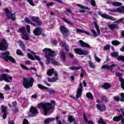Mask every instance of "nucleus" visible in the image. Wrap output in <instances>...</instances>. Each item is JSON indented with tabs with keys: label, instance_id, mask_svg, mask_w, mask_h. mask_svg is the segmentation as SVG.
Listing matches in <instances>:
<instances>
[{
	"label": "nucleus",
	"instance_id": "4c0bfd02",
	"mask_svg": "<svg viewBox=\"0 0 124 124\" xmlns=\"http://www.w3.org/2000/svg\"><path fill=\"white\" fill-rule=\"evenodd\" d=\"M62 19L63 20V21H64L65 23H67L68 25H70V26H72V25H73L72 23L70 22L69 21L67 20V19L65 18H62Z\"/></svg>",
	"mask_w": 124,
	"mask_h": 124
},
{
	"label": "nucleus",
	"instance_id": "864d4df0",
	"mask_svg": "<svg viewBox=\"0 0 124 124\" xmlns=\"http://www.w3.org/2000/svg\"><path fill=\"white\" fill-rule=\"evenodd\" d=\"M37 25L38 26H40L42 24V21L39 20V18L37 20V22H36Z\"/></svg>",
	"mask_w": 124,
	"mask_h": 124
},
{
	"label": "nucleus",
	"instance_id": "e2e57ef3",
	"mask_svg": "<svg viewBox=\"0 0 124 124\" xmlns=\"http://www.w3.org/2000/svg\"><path fill=\"white\" fill-rule=\"evenodd\" d=\"M114 99L116 101H119V100H120V98H119V96H115L114 97Z\"/></svg>",
	"mask_w": 124,
	"mask_h": 124
},
{
	"label": "nucleus",
	"instance_id": "c03bdc74",
	"mask_svg": "<svg viewBox=\"0 0 124 124\" xmlns=\"http://www.w3.org/2000/svg\"><path fill=\"white\" fill-rule=\"evenodd\" d=\"M27 1H28V2H29L30 4L31 5V6H34L35 4H34V3L33 2V0H27Z\"/></svg>",
	"mask_w": 124,
	"mask_h": 124
},
{
	"label": "nucleus",
	"instance_id": "4be33fe9",
	"mask_svg": "<svg viewBox=\"0 0 124 124\" xmlns=\"http://www.w3.org/2000/svg\"><path fill=\"white\" fill-rule=\"evenodd\" d=\"M79 42L80 44V46L81 47H83L84 48H88L89 49H91V46L88 44L87 43L84 42L82 40H79Z\"/></svg>",
	"mask_w": 124,
	"mask_h": 124
},
{
	"label": "nucleus",
	"instance_id": "a211bd4d",
	"mask_svg": "<svg viewBox=\"0 0 124 124\" xmlns=\"http://www.w3.org/2000/svg\"><path fill=\"white\" fill-rule=\"evenodd\" d=\"M42 28L37 27L33 31V33L36 35V36H38L42 33Z\"/></svg>",
	"mask_w": 124,
	"mask_h": 124
},
{
	"label": "nucleus",
	"instance_id": "37998d69",
	"mask_svg": "<svg viewBox=\"0 0 124 124\" xmlns=\"http://www.w3.org/2000/svg\"><path fill=\"white\" fill-rule=\"evenodd\" d=\"M112 44L113 45H115V46H117V45H119L120 44V42L115 40L111 42Z\"/></svg>",
	"mask_w": 124,
	"mask_h": 124
},
{
	"label": "nucleus",
	"instance_id": "58836bf2",
	"mask_svg": "<svg viewBox=\"0 0 124 124\" xmlns=\"http://www.w3.org/2000/svg\"><path fill=\"white\" fill-rule=\"evenodd\" d=\"M86 96L88 98H90V99H93V96L91 93H86Z\"/></svg>",
	"mask_w": 124,
	"mask_h": 124
},
{
	"label": "nucleus",
	"instance_id": "f3484780",
	"mask_svg": "<svg viewBox=\"0 0 124 124\" xmlns=\"http://www.w3.org/2000/svg\"><path fill=\"white\" fill-rule=\"evenodd\" d=\"M38 112L37 111V109H36V108L34 107H31L30 108V112L29 113V115L30 116V117H33L35 114H37Z\"/></svg>",
	"mask_w": 124,
	"mask_h": 124
},
{
	"label": "nucleus",
	"instance_id": "f704fd0d",
	"mask_svg": "<svg viewBox=\"0 0 124 124\" xmlns=\"http://www.w3.org/2000/svg\"><path fill=\"white\" fill-rule=\"evenodd\" d=\"M77 6L80 7V8H81L82 9H87V10H90V8H89V7L83 6L80 4H78Z\"/></svg>",
	"mask_w": 124,
	"mask_h": 124
},
{
	"label": "nucleus",
	"instance_id": "72a5a7b5",
	"mask_svg": "<svg viewBox=\"0 0 124 124\" xmlns=\"http://www.w3.org/2000/svg\"><path fill=\"white\" fill-rule=\"evenodd\" d=\"M102 87L105 89V90H108V89H110V87H111V85L109 84L108 83H105Z\"/></svg>",
	"mask_w": 124,
	"mask_h": 124
},
{
	"label": "nucleus",
	"instance_id": "0e129e2a",
	"mask_svg": "<svg viewBox=\"0 0 124 124\" xmlns=\"http://www.w3.org/2000/svg\"><path fill=\"white\" fill-rule=\"evenodd\" d=\"M23 124H29V121H28V120L24 119L23 120Z\"/></svg>",
	"mask_w": 124,
	"mask_h": 124
},
{
	"label": "nucleus",
	"instance_id": "4d7b16f0",
	"mask_svg": "<svg viewBox=\"0 0 124 124\" xmlns=\"http://www.w3.org/2000/svg\"><path fill=\"white\" fill-rule=\"evenodd\" d=\"M48 92H49V93H50L51 94H52V93H56V91H55V90L54 89H49L48 90Z\"/></svg>",
	"mask_w": 124,
	"mask_h": 124
},
{
	"label": "nucleus",
	"instance_id": "5701e85b",
	"mask_svg": "<svg viewBox=\"0 0 124 124\" xmlns=\"http://www.w3.org/2000/svg\"><path fill=\"white\" fill-rule=\"evenodd\" d=\"M7 49V46H6V43L5 41L3 42L0 43V51H5Z\"/></svg>",
	"mask_w": 124,
	"mask_h": 124
},
{
	"label": "nucleus",
	"instance_id": "c756f323",
	"mask_svg": "<svg viewBox=\"0 0 124 124\" xmlns=\"http://www.w3.org/2000/svg\"><path fill=\"white\" fill-rule=\"evenodd\" d=\"M69 68L71 70H79V69H81L82 68V66H79L78 67L71 66V67H69Z\"/></svg>",
	"mask_w": 124,
	"mask_h": 124
},
{
	"label": "nucleus",
	"instance_id": "4468645a",
	"mask_svg": "<svg viewBox=\"0 0 124 124\" xmlns=\"http://www.w3.org/2000/svg\"><path fill=\"white\" fill-rule=\"evenodd\" d=\"M60 30L64 36H67L68 35V30L64 26H61L60 27Z\"/></svg>",
	"mask_w": 124,
	"mask_h": 124
},
{
	"label": "nucleus",
	"instance_id": "a18cd8bd",
	"mask_svg": "<svg viewBox=\"0 0 124 124\" xmlns=\"http://www.w3.org/2000/svg\"><path fill=\"white\" fill-rule=\"evenodd\" d=\"M24 20L26 22V23H28V24H31V25H34V24L32 23L31 22L27 17H26Z\"/></svg>",
	"mask_w": 124,
	"mask_h": 124
},
{
	"label": "nucleus",
	"instance_id": "338daca9",
	"mask_svg": "<svg viewBox=\"0 0 124 124\" xmlns=\"http://www.w3.org/2000/svg\"><path fill=\"white\" fill-rule=\"evenodd\" d=\"M25 63L26 64L29 65V64H31V61H26L25 62Z\"/></svg>",
	"mask_w": 124,
	"mask_h": 124
},
{
	"label": "nucleus",
	"instance_id": "ddd939ff",
	"mask_svg": "<svg viewBox=\"0 0 124 124\" xmlns=\"http://www.w3.org/2000/svg\"><path fill=\"white\" fill-rule=\"evenodd\" d=\"M98 14L100 15V16H102V18H104L105 19H108V20H111V21H115L116 20L115 18L109 15L102 14L101 12H99Z\"/></svg>",
	"mask_w": 124,
	"mask_h": 124
},
{
	"label": "nucleus",
	"instance_id": "c9c22d12",
	"mask_svg": "<svg viewBox=\"0 0 124 124\" xmlns=\"http://www.w3.org/2000/svg\"><path fill=\"white\" fill-rule=\"evenodd\" d=\"M53 73H54V69H49L47 72V75H48V76H52V75H53Z\"/></svg>",
	"mask_w": 124,
	"mask_h": 124
},
{
	"label": "nucleus",
	"instance_id": "de8ad7c7",
	"mask_svg": "<svg viewBox=\"0 0 124 124\" xmlns=\"http://www.w3.org/2000/svg\"><path fill=\"white\" fill-rule=\"evenodd\" d=\"M16 54L19 56H23V52H22V51H21L20 49H17L16 50Z\"/></svg>",
	"mask_w": 124,
	"mask_h": 124
},
{
	"label": "nucleus",
	"instance_id": "6e6552de",
	"mask_svg": "<svg viewBox=\"0 0 124 124\" xmlns=\"http://www.w3.org/2000/svg\"><path fill=\"white\" fill-rule=\"evenodd\" d=\"M18 32H21L23 34L22 36V38L23 39H25V40H28L29 39V36L28 35V33H27V31L25 27L19 28L18 30Z\"/></svg>",
	"mask_w": 124,
	"mask_h": 124
},
{
	"label": "nucleus",
	"instance_id": "f8f14e48",
	"mask_svg": "<svg viewBox=\"0 0 124 124\" xmlns=\"http://www.w3.org/2000/svg\"><path fill=\"white\" fill-rule=\"evenodd\" d=\"M83 92V85H82V82L79 83V87L78 88V91H77V94L76 97L77 99L81 97L82 95V92Z\"/></svg>",
	"mask_w": 124,
	"mask_h": 124
},
{
	"label": "nucleus",
	"instance_id": "7ed1b4c3",
	"mask_svg": "<svg viewBox=\"0 0 124 124\" xmlns=\"http://www.w3.org/2000/svg\"><path fill=\"white\" fill-rule=\"evenodd\" d=\"M34 82V79L31 78L30 80L28 78H23V86L25 88V89H29V88H32L33 85V82Z\"/></svg>",
	"mask_w": 124,
	"mask_h": 124
},
{
	"label": "nucleus",
	"instance_id": "6e6d98bb",
	"mask_svg": "<svg viewBox=\"0 0 124 124\" xmlns=\"http://www.w3.org/2000/svg\"><path fill=\"white\" fill-rule=\"evenodd\" d=\"M102 99L104 101V102H107L108 101V99H107V98L105 96H103L102 97Z\"/></svg>",
	"mask_w": 124,
	"mask_h": 124
},
{
	"label": "nucleus",
	"instance_id": "bf43d9fd",
	"mask_svg": "<svg viewBox=\"0 0 124 124\" xmlns=\"http://www.w3.org/2000/svg\"><path fill=\"white\" fill-rule=\"evenodd\" d=\"M121 96H122V99H121V101L124 102V93H121Z\"/></svg>",
	"mask_w": 124,
	"mask_h": 124
},
{
	"label": "nucleus",
	"instance_id": "774afa93",
	"mask_svg": "<svg viewBox=\"0 0 124 124\" xmlns=\"http://www.w3.org/2000/svg\"><path fill=\"white\" fill-rule=\"evenodd\" d=\"M120 111H121L123 116H124V109L123 108H121L120 109Z\"/></svg>",
	"mask_w": 124,
	"mask_h": 124
},
{
	"label": "nucleus",
	"instance_id": "393cba45",
	"mask_svg": "<svg viewBox=\"0 0 124 124\" xmlns=\"http://www.w3.org/2000/svg\"><path fill=\"white\" fill-rule=\"evenodd\" d=\"M83 119L86 124H94V123L92 121H88V119L87 118V117L86 116V114L85 113L83 114Z\"/></svg>",
	"mask_w": 124,
	"mask_h": 124
},
{
	"label": "nucleus",
	"instance_id": "69168bd1",
	"mask_svg": "<svg viewBox=\"0 0 124 124\" xmlns=\"http://www.w3.org/2000/svg\"><path fill=\"white\" fill-rule=\"evenodd\" d=\"M0 98L1 99H4V97L3 96V94H2L1 93H0Z\"/></svg>",
	"mask_w": 124,
	"mask_h": 124
},
{
	"label": "nucleus",
	"instance_id": "603ef678",
	"mask_svg": "<svg viewBox=\"0 0 124 124\" xmlns=\"http://www.w3.org/2000/svg\"><path fill=\"white\" fill-rule=\"evenodd\" d=\"M110 49V45H107L104 47V50H109Z\"/></svg>",
	"mask_w": 124,
	"mask_h": 124
},
{
	"label": "nucleus",
	"instance_id": "c85d7f7f",
	"mask_svg": "<svg viewBox=\"0 0 124 124\" xmlns=\"http://www.w3.org/2000/svg\"><path fill=\"white\" fill-rule=\"evenodd\" d=\"M60 58L62 62H64L65 61V54L64 53V52H61Z\"/></svg>",
	"mask_w": 124,
	"mask_h": 124
},
{
	"label": "nucleus",
	"instance_id": "3c124183",
	"mask_svg": "<svg viewBox=\"0 0 124 124\" xmlns=\"http://www.w3.org/2000/svg\"><path fill=\"white\" fill-rule=\"evenodd\" d=\"M4 90H5V91H9V90H10V87L8 85H6L4 87Z\"/></svg>",
	"mask_w": 124,
	"mask_h": 124
},
{
	"label": "nucleus",
	"instance_id": "e433bc0d",
	"mask_svg": "<svg viewBox=\"0 0 124 124\" xmlns=\"http://www.w3.org/2000/svg\"><path fill=\"white\" fill-rule=\"evenodd\" d=\"M38 87L39 88V89H40L41 90H48V88L46 87L45 86L40 84H38Z\"/></svg>",
	"mask_w": 124,
	"mask_h": 124
},
{
	"label": "nucleus",
	"instance_id": "b1692460",
	"mask_svg": "<svg viewBox=\"0 0 124 124\" xmlns=\"http://www.w3.org/2000/svg\"><path fill=\"white\" fill-rule=\"evenodd\" d=\"M109 4L113 5V6H122L123 5V4L120 2H110Z\"/></svg>",
	"mask_w": 124,
	"mask_h": 124
},
{
	"label": "nucleus",
	"instance_id": "09e8293b",
	"mask_svg": "<svg viewBox=\"0 0 124 124\" xmlns=\"http://www.w3.org/2000/svg\"><path fill=\"white\" fill-rule=\"evenodd\" d=\"M38 19H39L38 17H34V16H32L31 18V19L32 20V21L35 22V23H36V22Z\"/></svg>",
	"mask_w": 124,
	"mask_h": 124
},
{
	"label": "nucleus",
	"instance_id": "6ab92c4d",
	"mask_svg": "<svg viewBox=\"0 0 124 124\" xmlns=\"http://www.w3.org/2000/svg\"><path fill=\"white\" fill-rule=\"evenodd\" d=\"M116 67V64L109 65H104L102 67V69H107L108 70H112L113 68Z\"/></svg>",
	"mask_w": 124,
	"mask_h": 124
},
{
	"label": "nucleus",
	"instance_id": "39448f33",
	"mask_svg": "<svg viewBox=\"0 0 124 124\" xmlns=\"http://www.w3.org/2000/svg\"><path fill=\"white\" fill-rule=\"evenodd\" d=\"M93 25L97 31V32L96 31L93 29H90V31L93 33V36H94V37H97V36L100 35V30L99 29V26H98L97 23L95 21L93 22Z\"/></svg>",
	"mask_w": 124,
	"mask_h": 124
},
{
	"label": "nucleus",
	"instance_id": "20e7f679",
	"mask_svg": "<svg viewBox=\"0 0 124 124\" xmlns=\"http://www.w3.org/2000/svg\"><path fill=\"white\" fill-rule=\"evenodd\" d=\"M28 52H30V53H27V56L30 60H32V61H40V58L38 56H36V53L34 51L31 50L30 49H27Z\"/></svg>",
	"mask_w": 124,
	"mask_h": 124
},
{
	"label": "nucleus",
	"instance_id": "7c9ffc66",
	"mask_svg": "<svg viewBox=\"0 0 124 124\" xmlns=\"http://www.w3.org/2000/svg\"><path fill=\"white\" fill-rule=\"evenodd\" d=\"M77 33H79L80 32H84V33H86V34H87V35H90V33L88 31H84L82 30L79 29H77L76 30Z\"/></svg>",
	"mask_w": 124,
	"mask_h": 124
},
{
	"label": "nucleus",
	"instance_id": "412c9836",
	"mask_svg": "<svg viewBox=\"0 0 124 124\" xmlns=\"http://www.w3.org/2000/svg\"><path fill=\"white\" fill-rule=\"evenodd\" d=\"M116 75L118 77H119V80L121 82V87L124 89V79L123 78H122V74H121V73H117L116 74Z\"/></svg>",
	"mask_w": 124,
	"mask_h": 124
},
{
	"label": "nucleus",
	"instance_id": "2f4dec72",
	"mask_svg": "<svg viewBox=\"0 0 124 124\" xmlns=\"http://www.w3.org/2000/svg\"><path fill=\"white\" fill-rule=\"evenodd\" d=\"M58 80V77L55 78H47V81L48 82H50L51 83H54V82H56Z\"/></svg>",
	"mask_w": 124,
	"mask_h": 124
},
{
	"label": "nucleus",
	"instance_id": "a878e982",
	"mask_svg": "<svg viewBox=\"0 0 124 124\" xmlns=\"http://www.w3.org/2000/svg\"><path fill=\"white\" fill-rule=\"evenodd\" d=\"M53 121H55V118H49L47 119H46L44 121L45 124H49V123H51V122H53Z\"/></svg>",
	"mask_w": 124,
	"mask_h": 124
},
{
	"label": "nucleus",
	"instance_id": "cd10ccee",
	"mask_svg": "<svg viewBox=\"0 0 124 124\" xmlns=\"http://www.w3.org/2000/svg\"><path fill=\"white\" fill-rule=\"evenodd\" d=\"M123 119V116L122 115H119L117 116H115L113 118V121L114 122H119L120 120H122Z\"/></svg>",
	"mask_w": 124,
	"mask_h": 124
},
{
	"label": "nucleus",
	"instance_id": "680f3d73",
	"mask_svg": "<svg viewBox=\"0 0 124 124\" xmlns=\"http://www.w3.org/2000/svg\"><path fill=\"white\" fill-rule=\"evenodd\" d=\"M53 4H54V2H51L47 3L46 5H47V7H49L50 6H52Z\"/></svg>",
	"mask_w": 124,
	"mask_h": 124
},
{
	"label": "nucleus",
	"instance_id": "49530a36",
	"mask_svg": "<svg viewBox=\"0 0 124 124\" xmlns=\"http://www.w3.org/2000/svg\"><path fill=\"white\" fill-rule=\"evenodd\" d=\"M124 18H121L115 22V24H120V23H122L124 21Z\"/></svg>",
	"mask_w": 124,
	"mask_h": 124
},
{
	"label": "nucleus",
	"instance_id": "f03ea898",
	"mask_svg": "<svg viewBox=\"0 0 124 124\" xmlns=\"http://www.w3.org/2000/svg\"><path fill=\"white\" fill-rule=\"evenodd\" d=\"M50 102H42L38 104V108H43L45 116L53 108V104H56V102L54 100L50 101Z\"/></svg>",
	"mask_w": 124,
	"mask_h": 124
},
{
	"label": "nucleus",
	"instance_id": "8fccbe9b",
	"mask_svg": "<svg viewBox=\"0 0 124 124\" xmlns=\"http://www.w3.org/2000/svg\"><path fill=\"white\" fill-rule=\"evenodd\" d=\"M26 29L28 33H31V27L30 25H26Z\"/></svg>",
	"mask_w": 124,
	"mask_h": 124
},
{
	"label": "nucleus",
	"instance_id": "f257e3e1",
	"mask_svg": "<svg viewBox=\"0 0 124 124\" xmlns=\"http://www.w3.org/2000/svg\"><path fill=\"white\" fill-rule=\"evenodd\" d=\"M43 52L46 54V58L47 59L46 64L50 63V61H51L52 63L54 65H60V63L55 60L53 59L52 58L56 56V52L53 51L51 49L46 48L43 49Z\"/></svg>",
	"mask_w": 124,
	"mask_h": 124
},
{
	"label": "nucleus",
	"instance_id": "1a4fd4ad",
	"mask_svg": "<svg viewBox=\"0 0 124 124\" xmlns=\"http://www.w3.org/2000/svg\"><path fill=\"white\" fill-rule=\"evenodd\" d=\"M96 102L98 103L96 105L97 110L101 111V112H103V111L106 110V106H105V105L100 103V101L98 100H96Z\"/></svg>",
	"mask_w": 124,
	"mask_h": 124
},
{
	"label": "nucleus",
	"instance_id": "13d9d810",
	"mask_svg": "<svg viewBox=\"0 0 124 124\" xmlns=\"http://www.w3.org/2000/svg\"><path fill=\"white\" fill-rule=\"evenodd\" d=\"M94 58H95V61H96V62H100V59L97 58V56H96V55H94Z\"/></svg>",
	"mask_w": 124,
	"mask_h": 124
},
{
	"label": "nucleus",
	"instance_id": "a19ab883",
	"mask_svg": "<svg viewBox=\"0 0 124 124\" xmlns=\"http://www.w3.org/2000/svg\"><path fill=\"white\" fill-rule=\"evenodd\" d=\"M98 124H106V122L104 121L102 118H100L98 121Z\"/></svg>",
	"mask_w": 124,
	"mask_h": 124
},
{
	"label": "nucleus",
	"instance_id": "aec40b11",
	"mask_svg": "<svg viewBox=\"0 0 124 124\" xmlns=\"http://www.w3.org/2000/svg\"><path fill=\"white\" fill-rule=\"evenodd\" d=\"M7 109V107H5L4 106H2L1 107V110L3 113V115L2 116L3 119H6V116L7 115V113L6 112V110Z\"/></svg>",
	"mask_w": 124,
	"mask_h": 124
},
{
	"label": "nucleus",
	"instance_id": "0eeeda50",
	"mask_svg": "<svg viewBox=\"0 0 124 124\" xmlns=\"http://www.w3.org/2000/svg\"><path fill=\"white\" fill-rule=\"evenodd\" d=\"M8 55H9V52L8 51H6L5 52L2 53L1 58H3V60H5V61H10V62H16V61H15L14 58L8 56Z\"/></svg>",
	"mask_w": 124,
	"mask_h": 124
},
{
	"label": "nucleus",
	"instance_id": "473e14b6",
	"mask_svg": "<svg viewBox=\"0 0 124 124\" xmlns=\"http://www.w3.org/2000/svg\"><path fill=\"white\" fill-rule=\"evenodd\" d=\"M61 43L62 44V47H64L65 51L68 52V45H66V44H65V42H64L62 41Z\"/></svg>",
	"mask_w": 124,
	"mask_h": 124
},
{
	"label": "nucleus",
	"instance_id": "5fc2aeb1",
	"mask_svg": "<svg viewBox=\"0 0 124 124\" xmlns=\"http://www.w3.org/2000/svg\"><path fill=\"white\" fill-rule=\"evenodd\" d=\"M91 4L92 5V6H95V1L94 0H91Z\"/></svg>",
	"mask_w": 124,
	"mask_h": 124
},
{
	"label": "nucleus",
	"instance_id": "9b49d317",
	"mask_svg": "<svg viewBox=\"0 0 124 124\" xmlns=\"http://www.w3.org/2000/svg\"><path fill=\"white\" fill-rule=\"evenodd\" d=\"M74 51L76 54L78 55H80V56L84 55L86 56L87 55H89V51L86 50H82L81 48H76L74 49Z\"/></svg>",
	"mask_w": 124,
	"mask_h": 124
},
{
	"label": "nucleus",
	"instance_id": "bb28decb",
	"mask_svg": "<svg viewBox=\"0 0 124 124\" xmlns=\"http://www.w3.org/2000/svg\"><path fill=\"white\" fill-rule=\"evenodd\" d=\"M108 26L109 29H110V30H114V29H116V28H118V25L114 24H111L110 23H108Z\"/></svg>",
	"mask_w": 124,
	"mask_h": 124
},
{
	"label": "nucleus",
	"instance_id": "052dcab7",
	"mask_svg": "<svg viewBox=\"0 0 124 124\" xmlns=\"http://www.w3.org/2000/svg\"><path fill=\"white\" fill-rule=\"evenodd\" d=\"M21 66L22 68H23V69H25V70H29V68L28 67H27V66H26L23 64H21Z\"/></svg>",
	"mask_w": 124,
	"mask_h": 124
},
{
	"label": "nucleus",
	"instance_id": "79ce46f5",
	"mask_svg": "<svg viewBox=\"0 0 124 124\" xmlns=\"http://www.w3.org/2000/svg\"><path fill=\"white\" fill-rule=\"evenodd\" d=\"M89 66L91 68H95V65H94V63H93V62L89 61Z\"/></svg>",
	"mask_w": 124,
	"mask_h": 124
},
{
	"label": "nucleus",
	"instance_id": "423d86ee",
	"mask_svg": "<svg viewBox=\"0 0 124 124\" xmlns=\"http://www.w3.org/2000/svg\"><path fill=\"white\" fill-rule=\"evenodd\" d=\"M12 77L9 76L8 74H3L0 75V81H5L7 83L12 82Z\"/></svg>",
	"mask_w": 124,
	"mask_h": 124
},
{
	"label": "nucleus",
	"instance_id": "2eb2a0df",
	"mask_svg": "<svg viewBox=\"0 0 124 124\" xmlns=\"http://www.w3.org/2000/svg\"><path fill=\"white\" fill-rule=\"evenodd\" d=\"M108 11L110 12H119V13H123L124 14V6H121L116 9H108Z\"/></svg>",
	"mask_w": 124,
	"mask_h": 124
},
{
	"label": "nucleus",
	"instance_id": "dca6fc26",
	"mask_svg": "<svg viewBox=\"0 0 124 124\" xmlns=\"http://www.w3.org/2000/svg\"><path fill=\"white\" fill-rule=\"evenodd\" d=\"M118 55L119 53L118 52H112L111 53L112 57H115L117 61H122L124 62V56L123 55L118 56Z\"/></svg>",
	"mask_w": 124,
	"mask_h": 124
},
{
	"label": "nucleus",
	"instance_id": "9d476101",
	"mask_svg": "<svg viewBox=\"0 0 124 124\" xmlns=\"http://www.w3.org/2000/svg\"><path fill=\"white\" fill-rule=\"evenodd\" d=\"M5 12L8 19H11L12 21H15V14H12L11 12L7 8L5 9Z\"/></svg>",
	"mask_w": 124,
	"mask_h": 124
},
{
	"label": "nucleus",
	"instance_id": "ea45409f",
	"mask_svg": "<svg viewBox=\"0 0 124 124\" xmlns=\"http://www.w3.org/2000/svg\"><path fill=\"white\" fill-rule=\"evenodd\" d=\"M19 46H20L21 48H22V50H23V51H25V46L24 43H23L22 42L20 41L19 42Z\"/></svg>",
	"mask_w": 124,
	"mask_h": 124
}]
</instances>
